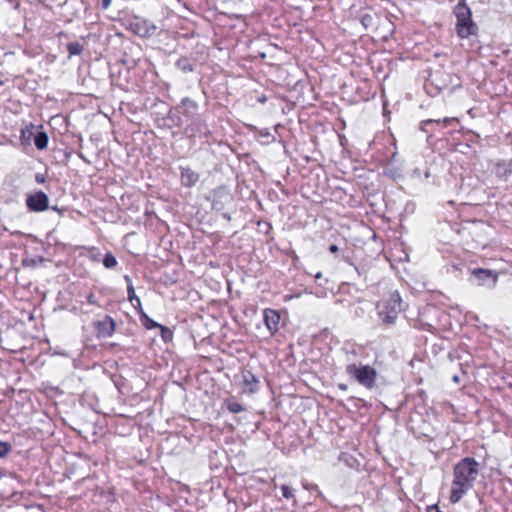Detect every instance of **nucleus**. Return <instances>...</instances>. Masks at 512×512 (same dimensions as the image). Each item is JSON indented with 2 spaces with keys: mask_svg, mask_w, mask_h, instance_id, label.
Masks as SVG:
<instances>
[{
  "mask_svg": "<svg viewBox=\"0 0 512 512\" xmlns=\"http://www.w3.org/2000/svg\"><path fill=\"white\" fill-rule=\"evenodd\" d=\"M470 281L478 286H486L492 288L498 281V273L484 268H475L471 271Z\"/></svg>",
  "mask_w": 512,
  "mask_h": 512,
  "instance_id": "obj_5",
  "label": "nucleus"
},
{
  "mask_svg": "<svg viewBox=\"0 0 512 512\" xmlns=\"http://www.w3.org/2000/svg\"><path fill=\"white\" fill-rule=\"evenodd\" d=\"M443 123L445 126H448V125H451L453 123H456L458 122V120L456 118H452V117H446L444 118L443 120H433V119H428V120H425L423 121L421 124H422V129H424V127L428 124H431V123Z\"/></svg>",
  "mask_w": 512,
  "mask_h": 512,
  "instance_id": "obj_18",
  "label": "nucleus"
},
{
  "mask_svg": "<svg viewBox=\"0 0 512 512\" xmlns=\"http://www.w3.org/2000/svg\"><path fill=\"white\" fill-rule=\"evenodd\" d=\"M329 251H330L331 253H337V252L339 251V248H338V246H337V245L333 244V245H331V246L329 247Z\"/></svg>",
  "mask_w": 512,
  "mask_h": 512,
  "instance_id": "obj_28",
  "label": "nucleus"
},
{
  "mask_svg": "<svg viewBox=\"0 0 512 512\" xmlns=\"http://www.w3.org/2000/svg\"><path fill=\"white\" fill-rule=\"evenodd\" d=\"M378 315L384 323L392 324L401 311V297L397 291L390 293L377 303Z\"/></svg>",
  "mask_w": 512,
  "mask_h": 512,
  "instance_id": "obj_4",
  "label": "nucleus"
},
{
  "mask_svg": "<svg viewBox=\"0 0 512 512\" xmlns=\"http://www.w3.org/2000/svg\"><path fill=\"white\" fill-rule=\"evenodd\" d=\"M282 495L286 499H294V494L292 489L288 485L281 486Z\"/></svg>",
  "mask_w": 512,
  "mask_h": 512,
  "instance_id": "obj_24",
  "label": "nucleus"
},
{
  "mask_svg": "<svg viewBox=\"0 0 512 512\" xmlns=\"http://www.w3.org/2000/svg\"><path fill=\"white\" fill-rule=\"evenodd\" d=\"M322 277V273L321 272H318L316 275H315V278L319 279Z\"/></svg>",
  "mask_w": 512,
  "mask_h": 512,
  "instance_id": "obj_35",
  "label": "nucleus"
},
{
  "mask_svg": "<svg viewBox=\"0 0 512 512\" xmlns=\"http://www.w3.org/2000/svg\"><path fill=\"white\" fill-rule=\"evenodd\" d=\"M159 329L161 330V336H162V339H163L165 342H168V341H170V340L172 339V331H171L169 328H167V327H165V326L161 325V326L159 327Z\"/></svg>",
  "mask_w": 512,
  "mask_h": 512,
  "instance_id": "obj_22",
  "label": "nucleus"
},
{
  "mask_svg": "<svg viewBox=\"0 0 512 512\" xmlns=\"http://www.w3.org/2000/svg\"><path fill=\"white\" fill-rule=\"evenodd\" d=\"M224 405L227 410L231 413H240L244 411L242 404L237 402L234 398H228L224 401Z\"/></svg>",
  "mask_w": 512,
  "mask_h": 512,
  "instance_id": "obj_14",
  "label": "nucleus"
},
{
  "mask_svg": "<svg viewBox=\"0 0 512 512\" xmlns=\"http://www.w3.org/2000/svg\"><path fill=\"white\" fill-rule=\"evenodd\" d=\"M264 322L271 334H274L279 329L280 313L275 309L267 308L263 312Z\"/></svg>",
  "mask_w": 512,
  "mask_h": 512,
  "instance_id": "obj_9",
  "label": "nucleus"
},
{
  "mask_svg": "<svg viewBox=\"0 0 512 512\" xmlns=\"http://www.w3.org/2000/svg\"><path fill=\"white\" fill-rule=\"evenodd\" d=\"M453 13L456 17L455 30L461 39H466L477 33L478 27L472 19V11L466 0H460L455 5Z\"/></svg>",
  "mask_w": 512,
  "mask_h": 512,
  "instance_id": "obj_2",
  "label": "nucleus"
},
{
  "mask_svg": "<svg viewBox=\"0 0 512 512\" xmlns=\"http://www.w3.org/2000/svg\"><path fill=\"white\" fill-rule=\"evenodd\" d=\"M479 474V463L472 457L461 459L453 469V480L449 500L458 503L474 486Z\"/></svg>",
  "mask_w": 512,
  "mask_h": 512,
  "instance_id": "obj_1",
  "label": "nucleus"
},
{
  "mask_svg": "<svg viewBox=\"0 0 512 512\" xmlns=\"http://www.w3.org/2000/svg\"><path fill=\"white\" fill-rule=\"evenodd\" d=\"M157 27L149 20L134 16L129 20V30L140 37H151Z\"/></svg>",
  "mask_w": 512,
  "mask_h": 512,
  "instance_id": "obj_6",
  "label": "nucleus"
},
{
  "mask_svg": "<svg viewBox=\"0 0 512 512\" xmlns=\"http://www.w3.org/2000/svg\"><path fill=\"white\" fill-rule=\"evenodd\" d=\"M94 326L98 337L108 338L115 332L116 323L112 317L105 316L104 319L95 322Z\"/></svg>",
  "mask_w": 512,
  "mask_h": 512,
  "instance_id": "obj_8",
  "label": "nucleus"
},
{
  "mask_svg": "<svg viewBox=\"0 0 512 512\" xmlns=\"http://www.w3.org/2000/svg\"><path fill=\"white\" fill-rule=\"evenodd\" d=\"M243 384L250 393H254L257 390L258 379L250 371H244L242 373Z\"/></svg>",
  "mask_w": 512,
  "mask_h": 512,
  "instance_id": "obj_11",
  "label": "nucleus"
},
{
  "mask_svg": "<svg viewBox=\"0 0 512 512\" xmlns=\"http://www.w3.org/2000/svg\"><path fill=\"white\" fill-rule=\"evenodd\" d=\"M37 182L42 183L44 182V178H40L39 176L36 177Z\"/></svg>",
  "mask_w": 512,
  "mask_h": 512,
  "instance_id": "obj_33",
  "label": "nucleus"
},
{
  "mask_svg": "<svg viewBox=\"0 0 512 512\" xmlns=\"http://www.w3.org/2000/svg\"><path fill=\"white\" fill-rule=\"evenodd\" d=\"M453 380H454L456 383H458V382H459V377H458V376H454V377H453Z\"/></svg>",
  "mask_w": 512,
  "mask_h": 512,
  "instance_id": "obj_36",
  "label": "nucleus"
},
{
  "mask_svg": "<svg viewBox=\"0 0 512 512\" xmlns=\"http://www.w3.org/2000/svg\"><path fill=\"white\" fill-rule=\"evenodd\" d=\"M302 486L306 490H315L317 489V486L311 483L302 482Z\"/></svg>",
  "mask_w": 512,
  "mask_h": 512,
  "instance_id": "obj_27",
  "label": "nucleus"
},
{
  "mask_svg": "<svg viewBox=\"0 0 512 512\" xmlns=\"http://www.w3.org/2000/svg\"><path fill=\"white\" fill-rule=\"evenodd\" d=\"M350 355H355V352L354 351H351V352H347V358L348 360H350Z\"/></svg>",
  "mask_w": 512,
  "mask_h": 512,
  "instance_id": "obj_34",
  "label": "nucleus"
},
{
  "mask_svg": "<svg viewBox=\"0 0 512 512\" xmlns=\"http://www.w3.org/2000/svg\"><path fill=\"white\" fill-rule=\"evenodd\" d=\"M135 310L139 313V305L136 302L131 303Z\"/></svg>",
  "mask_w": 512,
  "mask_h": 512,
  "instance_id": "obj_31",
  "label": "nucleus"
},
{
  "mask_svg": "<svg viewBox=\"0 0 512 512\" xmlns=\"http://www.w3.org/2000/svg\"><path fill=\"white\" fill-rule=\"evenodd\" d=\"M180 180L184 187H193L199 181V174L189 167H180Z\"/></svg>",
  "mask_w": 512,
  "mask_h": 512,
  "instance_id": "obj_10",
  "label": "nucleus"
},
{
  "mask_svg": "<svg viewBox=\"0 0 512 512\" xmlns=\"http://www.w3.org/2000/svg\"><path fill=\"white\" fill-rule=\"evenodd\" d=\"M124 279H125V281H126V283H127V286H128V285H133V284H132V280H131V278H130L128 275H125V276H124Z\"/></svg>",
  "mask_w": 512,
  "mask_h": 512,
  "instance_id": "obj_30",
  "label": "nucleus"
},
{
  "mask_svg": "<svg viewBox=\"0 0 512 512\" xmlns=\"http://www.w3.org/2000/svg\"><path fill=\"white\" fill-rule=\"evenodd\" d=\"M88 258L92 262H95V263L100 262V260H101V253L98 251L97 248H90L89 249Z\"/></svg>",
  "mask_w": 512,
  "mask_h": 512,
  "instance_id": "obj_21",
  "label": "nucleus"
},
{
  "mask_svg": "<svg viewBox=\"0 0 512 512\" xmlns=\"http://www.w3.org/2000/svg\"><path fill=\"white\" fill-rule=\"evenodd\" d=\"M34 144L37 149L44 150L48 145V136L45 132H38L34 136Z\"/></svg>",
  "mask_w": 512,
  "mask_h": 512,
  "instance_id": "obj_15",
  "label": "nucleus"
},
{
  "mask_svg": "<svg viewBox=\"0 0 512 512\" xmlns=\"http://www.w3.org/2000/svg\"><path fill=\"white\" fill-rule=\"evenodd\" d=\"M426 512H443L439 509L438 505L437 504H433V505H430L427 507V511Z\"/></svg>",
  "mask_w": 512,
  "mask_h": 512,
  "instance_id": "obj_26",
  "label": "nucleus"
},
{
  "mask_svg": "<svg viewBox=\"0 0 512 512\" xmlns=\"http://www.w3.org/2000/svg\"><path fill=\"white\" fill-rule=\"evenodd\" d=\"M176 67L183 72H192L194 69L191 61L187 57H181L178 59Z\"/></svg>",
  "mask_w": 512,
  "mask_h": 512,
  "instance_id": "obj_16",
  "label": "nucleus"
},
{
  "mask_svg": "<svg viewBox=\"0 0 512 512\" xmlns=\"http://www.w3.org/2000/svg\"><path fill=\"white\" fill-rule=\"evenodd\" d=\"M102 263L105 268L112 269V268L116 267V265L118 264V261H117L116 257L111 252H108L105 254L104 258L102 259Z\"/></svg>",
  "mask_w": 512,
  "mask_h": 512,
  "instance_id": "obj_17",
  "label": "nucleus"
},
{
  "mask_svg": "<svg viewBox=\"0 0 512 512\" xmlns=\"http://www.w3.org/2000/svg\"><path fill=\"white\" fill-rule=\"evenodd\" d=\"M111 4V0H102V7L107 9Z\"/></svg>",
  "mask_w": 512,
  "mask_h": 512,
  "instance_id": "obj_29",
  "label": "nucleus"
},
{
  "mask_svg": "<svg viewBox=\"0 0 512 512\" xmlns=\"http://www.w3.org/2000/svg\"><path fill=\"white\" fill-rule=\"evenodd\" d=\"M67 50L70 56L79 55L83 51V46L79 42H70L67 44Z\"/></svg>",
  "mask_w": 512,
  "mask_h": 512,
  "instance_id": "obj_19",
  "label": "nucleus"
},
{
  "mask_svg": "<svg viewBox=\"0 0 512 512\" xmlns=\"http://www.w3.org/2000/svg\"><path fill=\"white\" fill-rule=\"evenodd\" d=\"M345 372L351 379L366 389L371 390L375 387L378 373L372 366L348 363Z\"/></svg>",
  "mask_w": 512,
  "mask_h": 512,
  "instance_id": "obj_3",
  "label": "nucleus"
},
{
  "mask_svg": "<svg viewBox=\"0 0 512 512\" xmlns=\"http://www.w3.org/2000/svg\"><path fill=\"white\" fill-rule=\"evenodd\" d=\"M35 125L30 123L20 131V142L22 145H29L34 135Z\"/></svg>",
  "mask_w": 512,
  "mask_h": 512,
  "instance_id": "obj_12",
  "label": "nucleus"
},
{
  "mask_svg": "<svg viewBox=\"0 0 512 512\" xmlns=\"http://www.w3.org/2000/svg\"><path fill=\"white\" fill-rule=\"evenodd\" d=\"M127 294H128V300L130 303L136 302L139 305V310L142 309L141 300L140 298L135 294V290L133 285L127 286Z\"/></svg>",
  "mask_w": 512,
  "mask_h": 512,
  "instance_id": "obj_20",
  "label": "nucleus"
},
{
  "mask_svg": "<svg viewBox=\"0 0 512 512\" xmlns=\"http://www.w3.org/2000/svg\"><path fill=\"white\" fill-rule=\"evenodd\" d=\"M339 388L342 389V390H346L347 389V385L345 384H340L339 385Z\"/></svg>",
  "mask_w": 512,
  "mask_h": 512,
  "instance_id": "obj_32",
  "label": "nucleus"
},
{
  "mask_svg": "<svg viewBox=\"0 0 512 512\" xmlns=\"http://www.w3.org/2000/svg\"><path fill=\"white\" fill-rule=\"evenodd\" d=\"M356 271L358 272L359 275L362 274V272L360 271V269L358 267H355Z\"/></svg>",
  "mask_w": 512,
  "mask_h": 512,
  "instance_id": "obj_37",
  "label": "nucleus"
},
{
  "mask_svg": "<svg viewBox=\"0 0 512 512\" xmlns=\"http://www.w3.org/2000/svg\"><path fill=\"white\" fill-rule=\"evenodd\" d=\"M86 300H87V303L90 304V305H95V306H98L100 307V304L99 302L97 301L95 295L93 293H89L87 296H86Z\"/></svg>",
  "mask_w": 512,
  "mask_h": 512,
  "instance_id": "obj_25",
  "label": "nucleus"
},
{
  "mask_svg": "<svg viewBox=\"0 0 512 512\" xmlns=\"http://www.w3.org/2000/svg\"><path fill=\"white\" fill-rule=\"evenodd\" d=\"M26 205L32 212H43L49 207V198L43 191H37L27 196Z\"/></svg>",
  "mask_w": 512,
  "mask_h": 512,
  "instance_id": "obj_7",
  "label": "nucleus"
},
{
  "mask_svg": "<svg viewBox=\"0 0 512 512\" xmlns=\"http://www.w3.org/2000/svg\"><path fill=\"white\" fill-rule=\"evenodd\" d=\"M11 450V445L7 442L0 441V458L6 456Z\"/></svg>",
  "mask_w": 512,
  "mask_h": 512,
  "instance_id": "obj_23",
  "label": "nucleus"
},
{
  "mask_svg": "<svg viewBox=\"0 0 512 512\" xmlns=\"http://www.w3.org/2000/svg\"><path fill=\"white\" fill-rule=\"evenodd\" d=\"M139 316H140V321L142 323V325L150 330V329H153V328H159L161 326V324L155 322L153 319H151L144 311L143 309L139 310Z\"/></svg>",
  "mask_w": 512,
  "mask_h": 512,
  "instance_id": "obj_13",
  "label": "nucleus"
}]
</instances>
